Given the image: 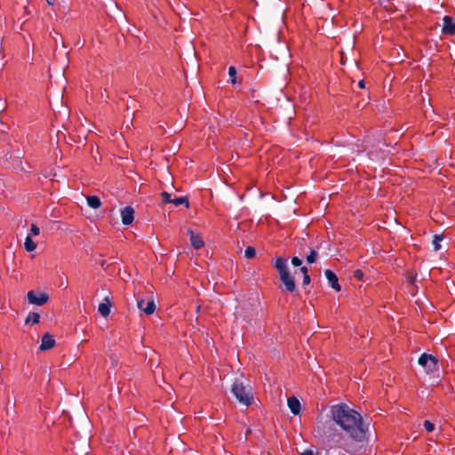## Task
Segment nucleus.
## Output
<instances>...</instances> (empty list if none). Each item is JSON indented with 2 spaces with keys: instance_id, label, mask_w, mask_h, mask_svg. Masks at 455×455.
<instances>
[{
  "instance_id": "1",
  "label": "nucleus",
  "mask_w": 455,
  "mask_h": 455,
  "mask_svg": "<svg viewBox=\"0 0 455 455\" xmlns=\"http://www.w3.org/2000/svg\"><path fill=\"white\" fill-rule=\"evenodd\" d=\"M329 417L333 430L339 431L341 436L356 443H367L369 425L357 411L341 403L331 406Z\"/></svg>"
},
{
  "instance_id": "2",
  "label": "nucleus",
  "mask_w": 455,
  "mask_h": 455,
  "mask_svg": "<svg viewBox=\"0 0 455 455\" xmlns=\"http://www.w3.org/2000/svg\"><path fill=\"white\" fill-rule=\"evenodd\" d=\"M259 306V300L257 295L251 294L248 297H243L238 306L235 307L234 315L237 319L250 320V318L257 312Z\"/></svg>"
},
{
  "instance_id": "3",
  "label": "nucleus",
  "mask_w": 455,
  "mask_h": 455,
  "mask_svg": "<svg viewBox=\"0 0 455 455\" xmlns=\"http://www.w3.org/2000/svg\"><path fill=\"white\" fill-rule=\"evenodd\" d=\"M275 267L279 273V277L284 286L283 291L289 292L297 291L294 277L291 275L287 264V259L282 257L275 259Z\"/></svg>"
},
{
  "instance_id": "4",
  "label": "nucleus",
  "mask_w": 455,
  "mask_h": 455,
  "mask_svg": "<svg viewBox=\"0 0 455 455\" xmlns=\"http://www.w3.org/2000/svg\"><path fill=\"white\" fill-rule=\"evenodd\" d=\"M231 393L237 402L246 407L253 403V395L251 388L240 379H235L231 387Z\"/></svg>"
},
{
  "instance_id": "5",
  "label": "nucleus",
  "mask_w": 455,
  "mask_h": 455,
  "mask_svg": "<svg viewBox=\"0 0 455 455\" xmlns=\"http://www.w3.org/2000/svg\"><path fill=\"white\" fill-rule=\"evenodd\" d=\"M418 363L428 374H434L435 371H438V360L432 355L423 353L419 356Z\"/></svg>"
},
{
  "instance_id": "6",
  "label": "nucleus",
  "mask_w": 455,
  "mask_h": 455,
  "mask_svg": "<svg viewBox=\"0 0 455 455\" xmlns=\"http://www.w3.org/2000/svg\"><path fill=\"white\" fill-rule=\"evenodd\" d=\"M28 302L34 305L42 306L49 299V295L45 292L36 293L34 291H29L27 294Z\"/></svg>"
},
{
  "instance_id": "7",
  "label": "nucleus",
  "mask_w": 455,
  "mask_h": 455,
  "mask_svg": "<svg viewBox=\"0 0 455 455\" xmlns=\"http://www.w3.org/2000/svg\"><path fill=\"white\" fill-rule=\"evenodd\" d=\"M137 307L140 310L143 311L147 315H152L156 310V303L154 299H149L145 302L143 299H137Z\"/></svg>"
},
{
  "instance_id": "8",
  "label": "nucleus",
  "mask_w": 455,
  "mask_h": 455,
  "mask_svg": "<svg viewBox=\"0 0 455 455\" xmlns=\"http://www.w3.org/2000/svg\"><path fill=\"white\" fill-rule=\"evenodd\" d=\"M442 32L444 35H454L455 34V19L451 16H444L443 18Z\"/></svg>"
},
{
  "instance_id": "9",
  "label": "nucleus",
  "mask_w": 455,
  "mask_h": 455,
  "mask_svg": "<svg viewBox=\"0 0 455 455\" xmlns=\"http://www.w3.org/2000/svg\"><path fill=\"white\" fill-rule=\"evenodd\" d=\"M121 219L124 225H131L134 220V209L129 205L123 208L121 210Z\"/></svg>"
},
{
  "instance_id": "10",
  "label": "nucleus",
  "mask_w": 455,
  "mask_h": 455,
  "mask_svg": "<svg viewBox=\"0 0 455 455\" xmlns=\"http://www.w3.org/2000/svg\"><path fill=\"white\" fill-rule=\"evenodd\" d=\"M324 275H325V277L328 280L331 287L332 289H334L335 291H339L341 287L339 283V279H338V276L336 275V274L330 269H326L324 271Z\"/></svg>"
},
{
  "instance_id": "11",
  "label": "nucleus",
  "mask_w": 455,
  "mask_h": 455,
  "mask_svg": "<svg viewBox=\"0 0 455 455\" xmlns=\"http://www.w3.org/2000/svg\"><path fill=\"white\" fill-rule=\"evenodd\" d=\"M55 345V339L52 335L46 332L42 337L41 345L39 347V349L42 351L51 349Z\"/></svg>"
},
{
  "instance_id": "12",
  "label": "nucleus",
  "mask_w": 455,
  "mask_h": 455,
  "mask_svg": "<svg viewBox=\"0 0 455 455\" xmlns=\"http://www.w3.org/2000/svg\"><path fill=\"white\" fill-rule=\"evenodd\" d=\"M6 161L9 162L8 167H12L13 169H22L21 154L19 150L15 154L12 153L10 156L6 158Z\"/></svg>"
},
{
  "instance_id": "13",
  "label": "nucleus",
  "mask_w": 455,
  "mask_h": 455,
  "mask_svg": "<svg viewBox=\"0 0 455 455\" xmlns=\"http://www.w3.org/2000/svg\"><path fill=\"white\" fill-rule=\"evenodd\" d=\"M188 234L189 235L191 245L196 250H198L204 246V243L198 234H195L191 229L188 230Z\"/></svg>"
},
{
  "instance_id": "14",
  "label": "nucleus",
  "mask_w": 455,
  "mask_h": 455,
  "mask_svg": "<svg viewBox=\"0 0 455 455\" xmlns=\"http://www.w3.org/2000/svg\"><path fill=\"white\" fill-rule=\"evenodd\" d=\"M112 303L108 297H106L104 299V301L100 303L98 307V311L100 313V315L104 317H107L110 314V308H111Z\"/></svg>"
},
{
  "instance_id": "15",
  "label": "nucleus",
  "mask_w": 455,
  "mask_h": 455,
  "mask_svg": "<svg viewBox=\"0 0 455 455\" xmlns=\"http://www.w3.org/2000/svg\"><path fill=\"white\" fill-rule=\"evenodd\" d=\"M287 404L293 415H298L300 412V403L295 396L289 397L287 400Z\"/></svg>"
},
{
  "instance_id": "16",
  "label": "nucleus",
  "mask_w": 455,
  "mask_h": 455,
  "mask_svg": "<svg viewBox=\"0 0 455 455\" xmlns=\"http://www.w3.org/2000/svg\"><path fill=\"white\" fill-rule=\"evenodd\" d=\"M87 205L92 209H99L101 206V202L97 196H88L86 197Z\"/></svg>"
},
{
  "instance_id": "17",
  "label": "nucleus",
  "mask_w": 455,
  "mask_h": 455,
  "mask_svg": "<svg viewBox=\"0 0 455 455\" xmlns=\"http://www.w3.org/2000/svg\"><path fill=\"white\" fill-rule=\"evenodd\" d=\"M24 247H25L27 251L31 252V251H34L36 250V243L33 241V239L29 235H28L25 238Z\"/></svg>"
},
{
  "instance_id": "18",
  "label": "nucleus",
  "mask_w": 455,
  "mask_h": 455,
  "mask_svg": "<svg viewBox=\"0 0 455 455\" xmlns=\"http://www.w3.org/2000/svg\"><path fill=\"white\" fill-rule=\"evenodd\" d=\"M172 204H173L175 206L184 204L186 208H188L189 206L188 199L187 196L175 197L172 199Z\"/></svg>"
},
{
  "instance_id": "19",
  "label": "nucleus",
  "mask_w": 455,
  "mask_h": 455,
  "mask_svg": "<svg viewBox=\"0 0 455 455\" xmlns=\"http://www.w3.org/2000/svg\"><path fill=\"white\" fill-rule=\"evenodd\" d=\"M39 320H40V315L38 313L30 312L28 315V316L25 320V323H32L33 324H36V323H39Z\"/></svg>"
},
{
  "instance_id": "20",
  "label": "nucleus",
  "mask_w": 455,
  "mask_h": 455,
  "mask_svg": "<svg viewBox=\"0 0 455 455\" xmlns=\"http://www.w3.org/2000/svg\"><path fill=\"white\" fill-rule=\"evenodd\" d=\"M443 240V235H435L434 239L432 241L433 249L435 251H437L441 249V241Z\"/></svg>"
},
{
  "instance_id": "21",
  "label": "nucleus",
  "mask_w": 455,
  "mask_h": 455,
  "mask_svg": "<svg viewBox=\"0 0 455 455\" xmlns=\"http://www.w3.org/2000/svg\"><path fill=\"white\" fill-rule=\"evenodd\" d=\"M228 76L230 77L231 84H236V69L234 66L229 67Z\"/></svg>"
},
{
  "instance_id": "22",
  "label": "nucleus",
  "mask_w": 455,
  "mask_h": 455,
  "mask_svg": "<svg viewBox=\"0 0 455 455\" xmlns=\"http://www.w3.org/2000/svg\"><path fill=\"white\" fill-rule=\"evenodd\" d=\"M317 252L314 249H310L309 253L307 255V261L309 264L316 261Z\"/></svg>"
},
{
  "instance_id": "23",
  "label": "nucleus",
  "mask_w": 455,
  "mask_h": 455,
  "mask_svg": "<svg viewBox=\"0 0 455 455\" xmlns=\"http://www.w3.org/2000/svg\"><path fill=\"white\" fill-rule=\"evenodd\" d=\"M256 251L252 246H248L244 251V257L247 259H251L255 256Z\"/></svg>"
},
{
  "instance_id": "24",
  "label": "nucleus",
  "mask_w": 455,
  "mask_h": 455,
  "mask_svg": "<svg viewBox=\"0 0 455 455\" xmlns=\"http://www.w3.org/2000/svg\"><path fill=\"white\" fill-rule=\"evenodd\" d=\"M423 426L427 432H432L435 430V424L429 420H425Z\"/></svg>"
},
{
  "instance_id": "25",
  "label": "nucleus",
  "mask_w": 455,
  "mask_h": 455,
  "mask_svg": "<svg viewBox=\"0 0 455 455\" xmlns=\"http://www.w3.org/2000/svg\"><path fill=\"white\" fill-rule=\"evenodd\" d=\"M161 196H162L163 203H164V204H170V203H172V199L171 195H170L169 193H167V192H163V193L161 194Z\"/></svg>"
},
{
  "instance_id": "26",
  "label": "nucleus",
  "mask_w": 455,
  "mask_h": 455,
  "mask_svg": "<svg viewBox=\"0 0 455 455\" xmlns=\"http://www.w3.org/2000/svg\"><path fill=\"white\" fill-rule=\"evenodd\" d=\"M30 232L33 235H38L40 234V228L36 225L32 224Z\"/></svg>"
},
{
  "instance_id": "27",
  "label": "nucleus",
  "mask_w": 455,
  "mask_h": 455,
  "mask_svg": "<svg viewBox=\"0 0 455 455\" xmlns=\"http://www.w3.org/2000/svg\"><path fill=\"white\" fill-rule=\"evenodd\" d=\"M291 264L294 267H300L302 264V260L299 257H292L291 258Z\"/></svg>"
},
{
  "instance_id": "28",
  "label": "nucleus",
  "mask_w": 455,
  "mask_h": 455,
  "mask_svg": "<svg viewBox=\"0 0 455 455\" xmlns=\"http://www.w3.org/2000/svg\"><path fill=\"white\" fill-rule=\"evenodd\" d=\"M354 276L357 279V280H362L363 277V273L361 269H356L354 271Z\"/></svg>"
},
{
  "instance_id": "29",
  "label": "nucleus",
  "mask_w": 455,
  "mask_h": 455,
  "mask_svg": "<svg viewBox=\"0 0 455 455\" xmlns=\"http://www.w3.org/2000/svg\"><path fill=\"white\" fill-rule=\"evenodd\" d=\"M310 276L308 275H303V285H307L310 283Z\"/></svg>"
},
{
  "instance_id": "30",
  "label": "nucleus",
  "mask_w": 455,
  "mask_h": 455,
  "mask_svg": "<svg viewBox=\"0 0 455 455\" xmlns=\"http://www.w3.org/2000/svg\"><path fill=\"white\" fill-rule=\"evenodd\" d=\"M65 0H61V2H64ZM47 4L49 5H56L60 4V0H46Z\"/></svg>"
},
{
  "instance_id": "31",
  "label": "nucleus",
  "mask_w": 455,
  "mask_h": 455,
  "mask_svg": "<svg viewBox=\"0 0 455 455\" xmlns=\"http://www.w3.org/2000/svg\"><path fill=\"white\" fill-rule=\"evenodd\" d=\"M300 455H315V454L314 453L313 451L307 450V451H303Z\"/></svg>"
},
{
  "instance_id": "32",
  "label": "nucleus",
  "mask_w": 455,
  "mask_h": 455,
  "mask_svg": "<svg viewBox=\"0 0 455 455\" xmlns=\"http://www.w3.org/2000/svg\"><path fill=\"white\" fill-rule=\"evenodd\" d=\"M300 271H301V273L303 274V275H308V274H307L308 269H307V267H300Z\"/></svg>"
},
{
  "instance_id": "33",
  "label": "nucleus",
  "mask_w": 455,
  "mask_h": 455,
  "mask_svg": "<svg viewBox=\"0 0 455 455\" xmlns=\"http://www.w3.org/2000/svg\"><path fill=\"white\" fill-rule=\"evenodd\" d=\"M358 86H359L360 88H364V86H365L364 81H363V80H360V81L358 82Z\"/></svg>"
},
{
  "instance_id": "34",
  "label": "nucleus",
  "mask_w": 455,
  "mask_h": 455,
  "mask_svg": "<svg viewBox=\"0 0 455 455\" xmlns=\"http://www.w3.org/2000/svg\"><path fill=\"white\" fill-rule=\"evenodd\" d=\"M365 143H366V144H369V143H370V138H368V139L365 140Z\"/></svg>"
},
{
  "instance_id": "35",
  "label": "nucleus",
  "mask_w": 455,
  "mask_h": 455,
  "mask_svg": "<svg viewBox=\"0 0 455 455\" xmlns=\"http://www.w3.org/2000/svg\"><path fill=\"white\" fill-rule=\"evenodd\" d=\"M414 280H415V277H411L410 281H411V283H413Z\"/></svg>"
}]
</instances>
